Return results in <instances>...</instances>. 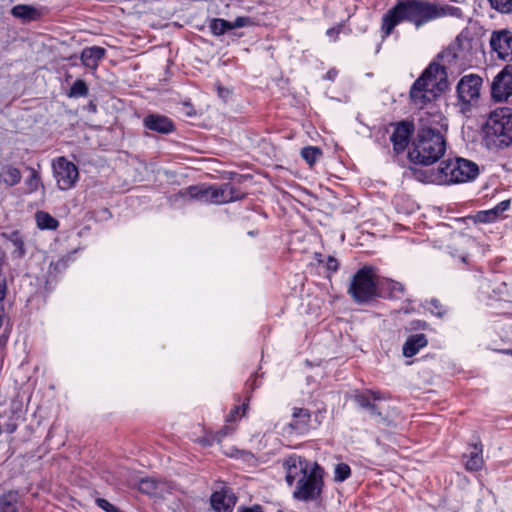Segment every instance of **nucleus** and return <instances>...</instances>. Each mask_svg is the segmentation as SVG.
<instances>
[{"label":"nucleus","mask_w":512,"mask_h":512,"mask_svg":"<svg viewBox=\"0 0 512 512\" xmlns=\"http://www.w3.org/2000/svg\"><path fill=\"white\" fill-rule=\"evenodd\" d=\"M434 10L437 14V19L445 16H452L461 18L463 16L462 10L459 7L452 5L438 6L434 4Z\"/></svg>","instance_id":"c85d7f7f"},{"label":"nucleus","mask_w":512,"mask_h":512,"mask_svg":"<svg viewBox=\"0 0 512 512\" xmlns=\"http://www.w3.org/2000/svg\"><path fill=\"white\" fill-rule=\"evenodd\" d=\"M214 438L215 437H210V436H205V437H202V438H199L197 441L203 446V447H207V446H211L213 441H214Z\"/></svg>","instance_id":"c03bdc74"},{"label":"nucleus","mask_w":512,"mask_h":512,"mask_svg":"<svg viewBox=\"0 0 512 512\" xmlns=\"http://www.w3.org/2000/svg\"><path fill=\"white\" fill-rule=\"evenodd\" d=\"M143 124L145 128L161 134H169L174 130L173 121L167 116L160 114L147 115L143 119Z\"/></svg>","instance_id":"a211bd4d"},{"label":"nucleus","mask_w":512,"mask_h":512,"mask_svg":"<svg viewBox=\"0 0 512 512\" xmlns=\"http://www.w3.org/2000/svg\"><path fill=\"white\" fill-rule=\"evenodd\" d=\"M315 258L317 260L318 263H322L323 262V259H322V255L319 254V253H315Z\"/></svg>","instance_id":"3c124183"},{"label":"nucleus","mask_w":512,"mask_h":512,"mask_svg":"<svg viewBox=\"0 0 512 512\" xmlns=\"http://www.w3.org/2000/svg\"><path fill=\"white\" fill-rule=\"evenodd\" d=\"M321 155V150L314 146L304 147L301 150V156L310 166H312Z\"/></svg>","instance_id":"473e14b6"},{"label":"nucleus","mask_w":512,"mask_h":512,"mask_svg":"<svg viewBox=\"0 0 512 512\" xmlns=\"http://www.w3.org/2000/svg\"><path fill=\"white\" fill-rule=\"evenodd\" d=\"M87 95H88V87H87L86 83L81 79H78L73 83V85L71 86L70 91L68 93L69 97H74V98L86 97Z\"/></svg>","instance_id":"f704fd0d"},{"label":"nucleus","mask_w":512,"mask_h":512,"mask_svg":"<svg viewBox=\"0 0 512 512\" xmlns=\"http://www.w3.org/2000/svg\"><path fill=\"white\" fill-rule=\"evenodd\" d=\"M483 456H482V445L474 444L471 447V451L469 453V459L466 462V468L470 471H477L483 466Z\"/></svg>","instance_id":"a878e982"},{"label":"nucleus","mask_w":512,"mask_h":512,"mask_svg":"<svg viewBox=\"0 0 512 512\" xmlns=\"http://www.w3.org/2000/svg\"><path fill=\"white\" fill-rule=\"evenodd\" d=\"M354 401L371 416H382L385 412V396L379 391L368 388L357 390Z\"/></svg>","instance_id":"1a4fd4ad"},{"label":"nucleus","mask_w":512,"mask_h":512,"mask_svg":"<svg viewBox=\"0 0 512 512\" xmlns=\"http://www.w3.org/2000/svg\"><path fill=\"white\" fill-rule=\"evenodd\" d=\"M311 415L307 409L293 408L292 421L284 429L288 434H304L309 429Z\"/></svg>","instance_id":"dca6fc26"},{"label":"nucleus","mask_w":512,"mask_h":512,"mask_svg":"<svg viewBox=\"0 0 512 512\" xmlns=\"http://www.w3.org/2000/svg\"><path fill=\"white\" fill-rule=\"evenodd\" d=\"M11 13L16 18L30 20L34 17L35 9L28 5H16L12 8Z\"/></svg>","instance_id":"7c9ffc66"},{"label":"nucleus","mask_w":512,"mask_h":512,"mask_svg":"<svg viewBox=\"0 0 512 512\" xmlns=\"http://www.w3.org/2000/svg\"><path fill=\"white\" fill-rule=\"evenodd\" d=\"M326 34L329 37H333L334 40H335L337 35L339 34V29H337V28H330V29L327 30Z\"/></svg>","instance_id":"de8ad7c7"},{"label":"nucleus","mask_w":512,"mask_h":512,"mask_svg":"<svg viewBox=\"0 0 512 512\" xmlns=\"http://www.w3.org/2000/svg\"><path fill=\"white\" fill-rule=\"evenodd\" d=\"M236 497L228 491L215 492L211 496V505L216 512H231Z\"/></svg>","instance_id":"aec40b11"},{"label":"nucleus","mask_w":512,"mask_h":512,"mask_svg":"<svg viewBox=\"0 0 512 512\" xmlns=\"http://www.w3.org/2000/svg\"><path fill=\"white\" fill-rule=\"evenodd\" d=\"M2 236L12 245L11 255L14 259H22L26 255L25 237L18 230L3 232Z\"/></svg>","instance_id":"6ab92c4d"},{"label":"nucleus","mask_w":512,"mask_h":512,"mask_svg":"<svg viewBox=\"0 0 512 512\" xmlns=\"http://www.w3.org/2000/svg\"><path fill=\"white\" fill-rule=\"evenodd\" d=\"M323 475L322 467L317 463H313L310 471L303 474V477L297 481L293 497L300 501L316 499L322 491Z\"/></svg>","instance_id":"6e6552de"},{"label":"nucleus","mask_w":512,"mask_h":512,"mask_svg":"<svg viewBox=\"0 0 512 512\" xmlns=\"http://www.w3.org/2000/svg\"><path fill=\"white\" fill-rule=\"evenodd\" d=\"M30 176L25 180L27 187L26 193L30 194L38 190L41 185V178L39 173L34 168H29Z\"/></svg>","instance_id":"2f4dec72"},{"label":"nucleus","mask_w":512,"mask_h":512,"mask_svg":"<svg viewBox=\"0 0 512 512\" xmlns=\"http://www.w3.org/2000/svg\"><path fill=\"white\" fill-rule=\"evenodd\" d=\"M442 116H421L417 132L408 150V159L414 164L430 166L438 162L445 154L447 142L445 135L439 129Z\"/></svg>","instance_id":"f257e3e1"},{"label":"nucleus","mask_w":512,"mask_h":512,"mask_svg":"<svg viewBox=\"0 0 512 512\" xmlns=\"http://www.w3.org/2000/svg\"><path fill=\"white\" fill-rule=\"evenodd\" d=\"M387 285V289L390 292V296L392 298H400V296L404 292V286L396 281H389Z\"/></svg>","instance_id":"58836bf2"},{"label":"nucleus","mask_w":512,"mask_h":512,"mask_svg":"<svg viewBox=\"0 0 512 512\" xmlns=\"http://www.w3.org/2000/svg\"><path fill=\"white\" fill-rule=\"evenodd\" d=\"M21 172L11 164L0 167V182L8 187H13L21 181Z\"/></svg>","instance_id":"b1692460"},{"label":"nucleus","mask_w":512,"mask_h":512,"mask_svg":"<svg viewBox=\"0 0 512 512\" xmlns=\"http://www.w3.org/2000/svg\"><path fill=\"white\" fill-rule=\"evenodd\" d=\"M6 295V283L5 281L0 282V302L4 300Z\"/></svg>","instance_id":"49530a36"},{"label":"nucleus","mask_w":512,"mask_h":512,"mask_svg":"<svg viewBox=\"0 0 512 512\" xmlns=\"http://www.w3.org/2000/svg\"><path fill=\"white\" fill-rule=\"evenodd\" d=\"M410 101L417 109H423L431 103L438 94L431 89L425 82L417 79L410 88L409 92Z\"/></svg>","instance_id":"2eb2a0df"},{"label":"nucleus","mask_w":512,"mask_h":512,"mask_svg":"<svg viewBox=\"0 0 512 512\" xmlns=\"http://www.w3.org/2000/svg\"><path fill=\"white\" fill-rule=\"evenodd\" d=\"M479 175V166L468 159L455 158L442 161L437 169L420 173L424 182L449 185L473 181Z\"/></svg>","instance_id":"7ed1b4c3"},{"label":"nucleus","mask_w":512,"mask_h":512,"mask_svg":"<svg viewBox=\"0 0 512 512\" xmlns=\"http://www.w3.org/2000/svg\"><path fill=\"white\" fill-rule=\"evenodd\" d=\"M491 95L497 102L506 101L512 96V65H506L491 83Z\"/></svg>","instance_id":"f8f14e48"},{"label":"nucleus","mask_w":512,"mask_h":512,"mask_svg":"<svg viewBox=\"0 0 512 512\" xmlns=\"http://www.w3.org/2000/svg\"><path fill=\"white\" fill-rule=\"evenodd\" d=\"M482 78L475 74L464 76L457 85L459 100L464 104H470L480 96Z\"/></svg>","instance_id":"4468645a"},{"label":"nucleus","mask_w":512,"mask_h":512,"mask_svg":"<svg viewBox=\"0 0 512 512\" xmlns=\"http://www.w3.org/2000/svg\"><path fill=\"white\" fill-rule=\"evenodd\" d=\"M435 19H437V14L434 10V3L421 0H399L382 17L381 37L382 39L387 38L394 28L403 21H408L419 28Z\"/></svg>","instance_id":"f03ea898"},{"label":"nucleus","mask_w":512,"mask_h":512,"mask_svg":"<svg viewBox=\"0 0 512 512\" xmlns=\"http://www.w3.org/2000/svg\"><path fill=\"white\" fill-rule=\"evenodd\" d=\"M428 341L424 334H414L408 337L403 345V355L405 357H412L416 355L419 350L427 345Z\"/></svg>","instance_id":"5701e85b"},{"label":"nucleus","mask_w":512,"mask_h":512,"mask_svg":"<svg viewBox=\"0 0 512 512\" xmlns=\"http://www.w3.org/2000/svg\"><path fill=\"white\" fill-rule=\"evenodd\" d=\"M490 47L497 57L503 61L512 62V30H495L490 36Z\"/></svg>","instance_id":"9b49d317"},{"label":"nucleus","mask_w":512,"mask_h":512,"mask_svg":"<svg viewBox=\"0 0 512 512\" xmlns=\"http://www.w3.org/2000/svg\"><path fill=\"white\" fill-rule=\"evenodd\" d=\"M492 9L501 14H512V0H488Z\"/></svg>","instance_id":"c9c22d12"},{"label":"nucleus","mask_w":512,"mask_h":512,"mask_svg":"<svg viewBox=\"0 0 512 512\" xmlns=\"http://www.w3.org/2000/svg\"><path fill=\"white\" fill-rule=\"evenodd\" d=\"M412 131V123L403 121L396 125L390 140L397 153L403 152L407 148Z\"/></svg>","instance_id":"f3484780"},{"label":"nucleus","mask_w":512,"mask_h":512,"mask_svg":"<svg viewBox=\"0 0 512 512\" xmlns=\"http://www.w3.org/2000/svg\"><path fill=\"white\" fill-rule=\"evenodd\" d=\"M351 475V469L346 463H338L334 468V480L336 482H343Z\"/></svg>","instance_id":"e433bc0d"},{"label":"nucleus","mask_w":512,"mask_h":512,"mask_svg":"<svg viewBox=\"0 0 512 512\" xmlns=\"http://www.w3.org/2000/svg\"><path fill=\"white\" fill-rule=\"evenodd\" d=\"M248 235L253 237V236L257 235V232L252 230V231L248 232Z\"/></svg>","instance_id":"603ef678"},{"label":"nucleus","mask_w":512,"mask_h":512,"mask_svg":"<svg viewBox=\"0 0 512 512\" xmlns=\"http://www.w3.org/2000/svg\"><path fill=\"white\" fill-rule=\"evenodd\" d=\"M252 23L249 17H237L233 22L229 21L230 30L249 26Z\"/></svg>","instance_id":"ea45409f"},{"label":"nucleus","mask_w":512,"mask_h":512,"mask_svg":"<svg viewBox=\"0 0 512 512\" xmlns=\"http://www.w3.org/2000/svg\"><path fill=\"white\" fill-rule=\"evenodd\" d=\"M242 512H262V510L259 506H254L251 508H246Z\"/></svg>","instance_id":"8fccbe9b"},{"label":"nucleus","mask_w":512,"mask_h":512,"mask_svg":"<svg viewBox=\"0 0 512 512\" xmlns=\"http://www.w3.org/2000/svg\"><path fill=\"white\" fill-rule=\"evenodd\" d=\"M453 257H458L463 263H466L468 261V254L465 252L461 253H452Z\"/></svg>","instance_id":"a18cd8bd"},{"label":"nucleus","mask_w":512,"mask_h":512,"mask_svg":"<svg viewBox=\"0 0 512 512\" xmlns=\"http://www.w3.org/2000/svg\"><path fill=\"white\" fill-rule=\"evenodd\" d=\"M326 267L328 270L335 272L338 269V261L334 257L329 256L326 261Z\"/></svg>","instance_id":"37998d69"},{"label":"nucleus","mask_w":512,"mask_h":512,"mask_svg":"<svg viewBox=\"0 0 512 512\" xmlns=\"http://www.w3.org/2000/svg\"><path fill=\"white\" fill-rule=\"evenodd\" d=\"M163 488L164 483L157 481L153 478H142L138 482L139 491L148 495H159Z\"/></svg>","instance_id":"393cba45"},{"label":"nucleus","mask_w":512,"mask_h":512,"mask_svg":"<svg viewBox=\"0 0 512 512\" xmlns=\"http://www.w3.org/2000/svg\"><path fill=\"white\" fill-rule=\"evenodd\" d=\"M248 402L249 398H246V401L241 405H236L227 415L226 423H234L241 418V416H244L248 408Z\"/></svg>","instance_id":"72a5a7b5"},{"label":"nucleus","mask_w":512,"mask_h":512,"mask_svg":"<svg viewBox=\"0 0 512 512\" xmlns=\"http://www.w3.org/2000/svg\"><path fill=\"white\" fill-rule=\"evenodd\" d=\"M37 225L40 229H56L58 227V221L50 214L40 211L36 213Z\"/></svg>","instance_id":"cd10ccee"},{"label":"nucleus","mask_w":512,"mask_h":512,"mask_svg":"<svg viewBox=\"0 0 512 512\" xmlns=\"http://www.w3.org/2000/svg\"><path fill=\"white\" fill-rule=\"evenodd\" d=\"M336 76H337V71L336 70H330L326 74V78L329 79V80H334Z\"/></svg>","instance_id":"09e8293b"},{"label":"nucleus","mask_w":512,"mask_h":512,"mask_svg":"<svg viewBox=\"0 0 512 512\" xmlns=\"http://www.w3.org/2000/svg\"><path fill=\"white\" fill-rule=\"evenodd\" d=\"M19 495L8 492L0 498V512H18Z\"/></svg>","instance_id":"bb28decb"},{"label":"nucleus","mask_w":512,"mask_h":512,"mask_svg":"<svg viewBox=\"0 0 512 512\" xmlns=\"http://www.w3.org/2000/svg\"><path fill=\"white\" fill-rule=\"evenodd\" d=\"M503 352L507 354H512V350H504Z\"/></svg>","instance_id":"864d4df0"},{"label":"nucleus","mask_w":512,"mask_h":512,"mask_svg":"<svg viewBox=\"0 0 512 512\" xmlns=\"http://www.w3.org/2000/svg\"><path fill=\"white\" fill-rule=\"evenodd\" d=\"M209 29L211 33L215 36L224 35L229 28V21L221 18H214L209 22Z\"/></svg>","instance_id":"c756f323"},{"label":"nucleus","mask_w":512,"mask_h":512,"mask_svg":"<svg viewBox=\"0 0 512 512\" xmlns=\"http://www.w3.org/2000/svg\"><path fill=\"white\" fill-rule=\"evenodd\" d=\"M217 92L218 96L224 101H227V99L231 96V91L228 88L222 86L217 87Z\"/></svg>","instance_id":"79ce46f5"},{"label":"nucleus","mask_w":512,"mask_h":512,"mask_svg":"<svg viewBox=\"0 0 512 512\" xmlns=\"http://www.w3.org/2000/svg\"><path fill=\"white\" fill-rule=\"evenodd\" d=\"M427 309L434 315L438 317H442L445 314V309L443 305L437 299H431L427 303Z\"/></svg>","instance_id":"4c0bfd02"},{"label":"nucleus","mask_w":512,"mask_h":512,"mask_svg":"<svg viewBox=\"0 0 512 512\" xmlns=\"http://www.w3.org/2000/svg\"><path fill=\"white\" fill-rule=\"evenodd\" d=\"M455 61V52L448 48L438 55L437 60L428 65L418 79L440 94L449 87L448 70H451L452 63Z\"/></svg>","instance_id":"39448f33"},{"label":"nucleus","mask_w":512,"mask_h":512,"mask_svg":"<svg viewBox=\"0 0 512 512\" xmlns=\"http://www.w3.org/2000/svg\"><path fill=\"white\" fill-rule=\"evenodd\" d=\"M184 200H197L202 203L224 204L241 198V193L232 184L224 183L220 186H190L179 193Z\"/></svg>","instance_id":"423d86ee"},{"label":"nucleus","mask_w":512,"mask_h":512,"mask_svg":"<svg viewBox=\"0 0 512 512\" xmlns=\"http://www.w3.org/2000/svg\"><path fill=\"white\" fill-rule=\"evenodd\" d=\"M510 205V200H503L492 209L479 211L475 216V221L480 223L493 222L498 219L505 211L509 210Z\"/></svg>","instance_id":"412c9836"},{"label":"nucleus","mask_w":512,"mask_h":512,"mask_svg":"<svg viewBox=\"0 0 512 512\" xmlns=\"http://www.w3.org/2000/svg\"><path fill=\"white\" fill-rule=\"evenodd\" d=\"M483 142L490 150H502L512 144V108L490 112L483 126Z\"/></svg>","instance_id":"20e7f679"},{"label":"nucleus","mask_w":512,"mask_h":512,"mask_svg":"<svg viewBox=\"0 0 512 512\" xmlns=\"http://www.w3.org/2000/svg\"><path fill=\"white\" fill-rule=\"evenodd\" d=\"M348 293L358 304L366 303L376 297L377 282L373 268L365 266L358 270L350 282Z\"/></svg>","instance_id":"0eeeda50"},{"label":"nucleus","mask_w":512,"mask_h":512,"mask_svg":"<svg viewBox=\"0 0 512 512\" xmlns=\"http://www.w3.org/2000/svg\"><path fill=\"white\" fill-rule=\"evenodd\" d=\"M235 430L232 423H227L216 435V439L220 441L223 437L230 435Z\"/></svg>","instance_id":"a19ab883"},{"label":"nucleus","mask_w":512,"mask_h":512,"mask_svg":"<svg viewBox=\"0 0 512 512\" xmlns=\"http://www.w3.org/2000/svg\"><path fill=\"white\" fill-rule=\"evenodd\" d=\"M52 167L59 189L68 190L75 185L79 173L74 163L68 161L65 157H59L53 162Z\"/></svg>","instance_id":"9d476101"},{"label":"nucleus","mask_w":512,"mask_h":512,"mask_svg":"<svg viewBox=\"0 0 512 512\" xmlns=\"http://www.w3.org/2000/svg\"><path fill=\"white\" fill-rule=\"evenodd\" d=\"M312 464L307 461L304 457L292 454L286 457L282 462V467L285 471V480L289 486H292L294 482L297 483L299 478L303 477L310 471Z\"/></svg>","instance_id":"ddd939ff"},{"label":"nucleus","mask_w":512,"mask_h":512,"mask_svg":"<svg viewBox=\"0 0 512 512\" xmlns=\"http://www.w3.org/2000/svg\"><path fill=\"white\" fill-rule=\"evenodd\" d=\"M106 50L102 47L93 46L83 49L81 61L90 69H96L99 61L105 56Z\"/></svg>","instance_id":"4be33fe9"}]
</instances>
